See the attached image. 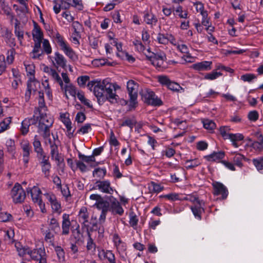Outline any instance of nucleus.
<instances>
[{"label": "nucleus", "instance_id": "obj_15", "mask_svg": "<svg viewBox=\"0 0 263 263\" xmlns=\"http://www.w3.org/2000/svg\"><path fill=\"white\" fill-rule=\"evenodd\" d=\"M205 203L204 201L199 202L198 204H195L191 206V210L195 217L199 220H201V214L204 213V206Z\"/></svg>", "mask_w": 263, "mask_h": 263}, {"label": "nucleus", "instance_id": "obj_3", "mask_svg": "<svg viewBox=\"0 0 263 263\" xmlns=\"http://www.w3.org/2000/svg\"><path fill=\"white\" fill-rule=\"evenodd\" d=\"M138 84L134 81L130 80L127 83V89L129 97L130 108H135L138 104L137 97Z\"/></svg>", "mask_w": 263, "mask_h": 263}, {"label": "nucleus", "instance_id": "obj_38", "mask_svg": "<svg viewBox=\"0 0 263 263\" xmlns=\"http://www.w3.org/2000/svg\"><path fill=\"white\" fill-rule=\"evenodd\" d=\"M175 14L181 18H187L189 16L188 11L187 10H183L182 6L180 5L178 6L176 8L174 12V14Z\"/></svg>", "mask_w": 263, "mask_h": 263}, {"label": "nucleus", "instance_id": "obj_60", "mask_svg": "<svg viewBox=\"0 0 263 263\" xmlns=\"http://www.w3.org/2000/svg\"><path fill=\"white\" fill-rule=\"evenodd\" d=\"M257 78L256 76L253 73H246L241 76L240 79L244 82H251Z\"/></svg>", "mask_w": 263, "mask_h": 263}, {"label": "nucleus", "instance_id": "obj_1", "mask_svg": "<svg viewBox=\"0 0 263 263\" xmlns=\"http://www.w3.org/2000/svg\"><path fill=\"white\" fill-rule=\"evenodd\" d=\"M87 87L93 91L100 105H102L106 101L111 104L118 103L119 97L116 94V91L120 89V86L116 83H112L107 79L102 81H92L88 82Z\"/></svg>", "mask_w": 263, "mask_h": 263}, {"label": "nucleus", "instance_id": "obj_17", "mask_svg": "<svg viewBox=\"0 0 263 263\" xmlns=\"http://www.w3.org/2000/svg\"><path fill=\"white\" fill-rule=\"evenodd\" d=\"M157 40L159 43L164 45L167 44L168 42L174 44L176 42L174 36L172 34L169 33H158Z\"/></svg>", "mask_w": 263, "mask_h": 263}, {"label": "nucleus", "instance_id": "obj_23", "mask_svg": "<svg viewBox=\"0 0 263 263\" xmlns=\"http://www.w3.org/2000/svg\"><path fill=\"white\" fill-rule=\"evenodd\" d=\"M225 156L224 152L219 151L217 152H213L212 154L205 156L204 158L209 162H221Z\"/></svg>", "mask_w": 263, "mask_h": 263}, {"label": "nucleus", "instance_id": "obj_12", "mask_svg": "<svg viewBox=\"0 0 263 263\" xmlns=\"http://www.w3.org/2000/svg\"><path fill=\"white\" fill-rule=\"evenodd\" d=\"M29 255L32 259L39 261V263H47L46 253L41 248L30 250Z\"/></svg>", "mask_w": 263, "mask_h": 263}, {"label": "nucleus", "instance_id": "obj_52", "mask_svg": "<svg viewBox=\"0 0 263 263\" xmlns=\"http://www.w3.org/2000/svg\"><path fill=\"white\" fill-rule=\"evenodd\" d=\"M64 0H53V3L54 4L53 9L55 14H59L61 9L62 6L63 5Z\"/></svg>", "mask_w": 263, "mask_h": 263}, {"label": "nucleus", "instance_id": "obj_45", "mask_svg": "<svg viewBox=\"0 0 263 263\" xmlns=\"http://www.w3.org/2000/svg\"><path fill=\"white\" fill-rule=\"evenodd\" d=\"M51 126H52L46 125L45 126H43L42 128L40 126H38L39 132L42 133V137L44 139L50 137V128Z\"/></svg>", "mask_w": 263, "mask_h": 263}, {"label": "nucleus", "instance_id": "obj_44", "mask_svg": "<svg viewBox=\"0 0 263 263\" xmlns=\"http://www.w3.org/2000/svg\"><path fill=\"white\" fill-rule=\"evenodd\" d=\"M88 239L86 245V248L87 251L95 252L96 251V245L93 240L91 237V234L88 232Z\"/></svg>", "mask_w": 263, "mask_h": 263}, {"label": "nucleus", "instance_id": "obj_26", "mask_svg": "<svg viewBox=\"0 0 263 263\" xmlns=\"http://www.w3.org/2000/svg\"><path fill=\"white\" fill-rule=\"evenodd\" d=\"M32 145L33 146V151L36 153V155L44 152V150L37 135H35L34 137Z\"/></svg>", "mask_w": 263, "mask_h": 263}, {"label": "nucleus", "instance_id": "obj_10", "mask_svg": "<svg viewBox=\"0 0 263 263\" xmlns=\"http://www.w3.org/2000/svg\"><path fill=\"white\" fill-rule=\"evenodd\" d=\"M158 81L161 84L166 85L169 89L172 91L179 92L180 90L182 89V88L179 84L171 81L166 76H159Z\"/></svg>", "mask_w": 263, "mask_h": 263}, {"label": "nucleus", "instance_id": "obj_28", "mask_svg": "<svg viewBox=\"0 0 263 263\" xmlns=\"http://www.w3.org/2000/svg\"><path fill=\"white\" fill-rule=\"evenodd\" d=\"M41 43H34L33 49L31 52L32 58L34 59H40L43 54V51L41 48Z\"/></svg>", "mask_w": 263, "mask_h": 263}, {"label": "nucleus", "instance_id": "obj_7", "mask_svg": "<svg viewBox=\"0 0 263 263\" xmlns=\"http://www.w3.org/2000/svg\"><path fill=\"white\" fill-rule=\"evenodd\" d=\"M92 189L99 190L102 193L112 195L114 189L110 186V182L109 180L97 181L95 184Z\"/></svg>", "mask_w": 263, "mask_h": 263}, {"label": "nucleus", "instance_id": "obj_6", "mask_svg": "<svg viewBox=\"0 0 263 263\" xmlns=\"http://www.w3.org/2000/svg\"><path fill=\"white\" fill-rule=\"evenodd\" d=\"M143 97L144 102L148 105L157 106L162 104L161 100L156 96L153 91H147Z\"/></svg>", "mask_w": 263, "mask_h": 263}, {"label": "nucleus", "instance_id": "obj_49", "mask_svg": "<svg viewBox=\"0 0 263 263\" xmlns=\"http://www.w3.org/2000/svg\"><path fill=\"white\" fill-rule=\"evenodd\" d=\"M71 4V7L78 11H82L84 8L82 0H66Z\"/></svg>", "mask_w": 263, "mask_h": 263}, {"label": "nucleus", "instance_id": "obj_21", "mask_svg": "<svg viewBox=\"0 0 263 263\" xmlns=\"http://www.w3.org/2000/svg\"><path fill=\"white\" fill-rule=\"evenodd\" d=\"M28 194L30 193L34 203H37L39 201L42 200L41 195L42 192L41 190L37 186H34L33 187H28L27 189Z\"/></svg>", "mask_w": 263, "mask_h": 263}, {"label": "nucleus", "instance_id": "obj_33", "mask_svg": "<svg viewBox=\"0 0 263 263\" xmlns=\"http://www.w3.org/2000/svg\"><path fill=\"white\" fill-rule=\"evenodd\" d=\"M258 141H254L252 144V147L256 151L260 152L263 149V136L260 135L258 137Z\"/></svg>", "mask_w": 263, "mask_h": 263}, {"label": "nucleus", "instance_id": "obj_18", "mask_svg": "<svg viewBox=\"0 0 263 263\" xmlns=\"http://www.w3.org/2000/svg\"><path fill=\"white\" fill-rule=\"evenodd\" d=\"M212 64L211 61H204L193 64L191 67L197 71H208L212 69Z\"/></svg>", "mask_w": 263, "mask_h": 263}, {"label": "nucleus", "instance_id": "obj_54", "mask_svg": "<svg viewBox=\"0 0 263 263\" xmlns=\"http://www.w3.org/2000/svg\"><path fill=\"white\" fill-rule=\"evenodd\" d=\"M41 167L42 172L43 173L44 177L48 178L50 176V170L51 168V163L40 165Z\"/></svg>", "mask_w": 263, "mask_h": 263}, {"label": "nucleus", "instance_id": "obj_24", "mask_svg": "<svg viewBox=\"0 0 263 263\" xmlns=\"http://www.w3.org/2000/svg\"><path fill=\"white\" fill-rule=\"evenodd\" d=\"M15 21L14 34L21 44L24 39V31L21 26L20 21L17 18H15Z\"/></svg>", "mask_w": 263, "mask_h": 263}, {"label": "nucleus", "instance_id": "obj_29", "mask_svg": "<svg viewBox=\"0 0 263 263\" xmlns=\"http://www.w3.org/2000/svg\"><path fill=\"white\" fill-rule=\"evenodd\" d=\"M149 192L152 193H158L164 190V186L154 181H151L148 185Z\"/></svg>", "mask_w": 263, "mask_h": 263}, {"label": "nucleus", "instance_id": "obj_32", "mask_svg": "<svg viewBox=\"0 0 263 263\" xmlns=\"http://www.w3.org/2000/svg\"><path fill=\"white\" fill-rule=\"evenodd\" d=\"M59 144H57L52 146L50 147V155L52 159H54L55 161L60 162V154L58 149Z\"/></svg>", "mask_w": 263, "mask_h": 263}, {"label": "nucleus", "instance_id": "obj_59", "mask_svg": "<svg viewBox=\"0 0 263 263\" xmlns=\"http://www.w3.org/2000/svg\"><path fill=\"white\" fill-rule=\"evenodd\" d=\"M52 230L48 229L45 232V240L48 242H53L54 238V233Z\"/></svg>", "mask_w": 263, "mask_h": 263}, {"label": "nucleus", "instance_id": "obj_36", "mask_svg": "<svg viewBox=\"0 0 263 263\" xmlns=\"http://www.w3.org/2000/svg\"><path fill=\"white\" fill-rule=\"evenodd\" d=\"M79 225L72 231V236L74 238L76 243H79L83 242L82 237L83 235L80 232Z\"/></svg>", "mask_w": 263, "mask_h": 263}, {"label": "nucleus", "instance_id": "obj_37", "mask_svg": "<svg viewBox=\"0 0 263 263\" xmlns=\"http://www.w3.org/2000/svg\"><path fill=\"white\" fill-rule=\"evenodd\" d=\"M252 162L257 171L263 173V157L253 159Z\"/></svg>", "mask_w": 263, "mask_h": 263}, {"label": "nucleus", "instance_id": "obj_31", "mask_svg": "<svg viewBox=\"0 0 263 263\" xmlns=\"http://www.w3.org/2000/svg\"><path fill=\"white\" fill-rule=\"evenodd\" d=\"M232 159L236 166L242 167L243 166V161L245 160L246 158L243 155L239 153H236L234 154Z\"/></svg>", "mask_w": 263, "mask_h": 263}, {"label": "nucleus", "instance_id": "obj_50", "mask_svg": "<svg viewBox=\"0 0 263 263\" xmlns=\"http://www.w3.org/2000/svg\"><path fill=\"white\" fill-rule=\"evenodd\" d=\"M203 127L208 130H213L216 128V124L215 122L210 119H206L202 121Z\"/></svg>", "mask_w": 263, "mask_h": 263}, {"label": "nucleus", "instance_id": "obj_14", "mask_svg": "<svg viewBox=\"0 0 263 263\" xmlns=\"http://www.w3.org/2000/svg\"><path fill=\"white\" fill-rule=\"evenodd\" d=\"M39 114V124L38 126L41 127L48 126H52L54 122L53 118L50 115L47 114L46 111L38 113Z\"/></svg>", "mask_w": 263, "mask_h": 263}, {"label": "nucleus", "instance_id": "obj_13", "mask_svg": "<svg viewBox=\"0 0 263 263\" xmlns=\"http://www.w3.org/2000/svg\"><path fill=\"white\" fill-rule=\"evenodd\" d=\"M23 151V161L27 165L29 161L30 155L32 152L31 146L27 140L23 141L21 144Z\"/></svg>", "mask_w": 263, "mask_h": 263}, {"label": "nucleus", "instance_id": "obj_61", "mask_svg": "<svg viewBox=\"0 0 263 263\" xmlns=\"http://www.w3.org/2000/svg\"><path fill=\"white\" fill-rule=\"evenodd\" d=\"M51 76L52 79L59 84L61 88H63L64 87L63 82L55 70H54L52 73H51Z\"/></svg>", "mask_w": 263, "mask_h": 263}, {"label": "nucleus", "instance_id": "obj_20", "mask_svg": "<svg viewBox=\"0 0 263 263\" xmlns=\"http://www.w3.org/2000/svg\"><path fill=\"white\" fill-rule=\"evenodd\" d=\"M47 198L50 202L52 210L56 213L60 214L61 212V205L60 202L57 200L54 194H47Z\"/></svg>", "mask_w": 263, "mask_h": 263}, {"label": "nucleus", "instance_id": "obj_51", "mask_svg": "<svg viewBox=\"0 0 263 263\" xmlns=\"http://www.w3.org/2000/svg\"><path fill=\"white\" fill-rule=\"evenodd\" d=\"M15 54L16 52L14 48H11L10 49L8 50L6 53V60L8 64H11L13 62Z\"/></svg>", "mask_w": 263, "mask_h": 263}, {"label": "nucleus", "instance_id": "obj_39", "mask_svg": "<svg viewBox=\"0 0 263 263\" xmlns=\"http://www.w3.org/2000/svg\"><path fill=\"white\" fill-rule=\"evenodd\" d=\"M90 199L93 200H96V202L95 205L96 208H98L99 205H104L105 202V198H103L101 195L98 194H92L90 196Z\"/></svg>", "mask_w": 263, "mask_h": 263}, {"label": "nucleus", "instance_id": "obj_53", "mask_svg": "<svg viewBox=\"0 0 263 263\" xmlns=\"http://www.w3.org/2000/svg\"><path fill=\"white\" fill-rule=\"evenodd\" d=\"M200 162L197 159L193 160H187L185 161V164L186 165V168L187 169H192L200 165Z\"/></svg>", "mask_w": 263, "mask_h": 263}, {"label": "nucleus", "instance_id": "obj_30", "mask_svg": "<svg viewBox=\"0 0 263 263\" xmlns=\"http://www.w3.org/2000/svg\"><path fill=\"white\" fill-rule=\"evenodd\" d=\"M49 229L52 230L55 234H58L61 231L60 224L57 219L53 217L51 218L49 222Z\"/></svg>", "mask_w": 263, "mask_h": 263}, {"label": "nucleus", "instance_id": "obj_35", "mask_svg": "<svg viewBox=\"0 0 263 263\" xmlns=\"http://www.w3.org/2000/svg\"><path fill=\"white\" fill-rule=\"evenodd\" d=\"M164 197L171 201H176V200H188V198L187 197H182L180 195L177 193H171L165 195Z\"/></svg>", "mask_w": 263, "mask_h": 263}, {"label": "nucleus", "instance_id": "obj_34", "mask_svg": "<svg viewBox=\"0 0 263 263\" xmlns=\"http://www.w3.org/2000/svg\"><path fill=\"white\" fill-rule=\"evenodd\" d=\"M106 208V207L105 205H102V204L99 205V207L97 208V209L98 210H101V214H100V215L99 216V221L100 224H102V223H103L106 220V215L108 212Z\"/></svg>", "mask_w": 263, "mask_h": 263}, {"label": "nucleus", "instance_id": "obj_16", "mask_svg": "<svg viewBox=\"0 0 263 263\" xmlns=\"http://www.w3.org/2000/svg\"><path fill=\"white\" fill-rule=\"evenodd\" d=\"M143 17L144 22L146 24L151 25V27L155 26L158 22L157 17L151 10L144 11Z\"/></svg>", "mask_w": 263, "mask_h": 263}, {"label": "nucleus", "instance_id": "obj_48", "mask_svg": "<svg viewBox=\"0 0 263 263\" xmlns=\"http://www.w3.org/2000/svg\"><path fill=\"white\" fill-rule=\"evenodd\" d=\"M91 124L90 123H86L77 130L75 135H76L78 134L84 135L91 132Z\"/></svg>", "mask_w": 263, "mask_h": 263}, {"label": "nucleus", "instance_id": "obj_58", "mask_svg": "<svg viewBox=\"0 0 263 263\" xmlns=\"http://www.w3.org/2000/svg\"><path fill=\"white\" fill-rule=\"evenodd\" d=\"M72 27L74 30V34L79 36V33L83 30V26L78 21H74L72 24Z\"/></svg>", "mask_w": 263, "mask_h": 263}, {"label": "nucleus", "instance_id": "obj_62", "mask_svg": "<svg viewBox=\"0 0 263 263\" xmlns=\"http://www.w3.org/2000/svg\"><path fill=\"white\" fill-rule=\"evenodd\" d=\"M136 124V121L135 119H127L120 124V126H128L132 129Z\"/></svg>", "mask_w": 263, "mask_h": 263}, {"label": "nucleus", "instance_id": "obj_40", "mask_svg": "<svg viewBox=\"0 0 263 263\" xmlns=\"http://www.w3.org/2000/svg\"><path fill=\"white\" fill-rule=\"evenodd\" d=\"M106 174V170L105 168H97L92 172V175L94 177H97L99 179H102Z\"/></svg>", "mask_w": 263, "mask_h": 263}, {"label": "nucleus", "instance_id": "obj_43", "mask_svg": "<svg viewBox=\"0 0 263 263\" xmlns=\"http://www.w3.org/2000/svg\"><path fill=\"white\" fill-rule=\"evenodd\" d=\"M47 110V107L45 105V100L41 99H39V106L35 108L33 112L35 114H38L39 112L46 111Z\"/></svg>", "mask_w": 263, "mask_h": 263}, {"label": "nucleus", "instance_id": "obj_47", "mask_svg": "<svg viewBox=\"0 0 263 263\" xmlns=\"http://www.w3.org/2000/svg\"><path fill=\"white\" fill-rule=\"evenodd\" d=\"M0 8L3 11V14L6 15L10 14V13L12 12L11 8L4 0H0Z\"/></svg>", "mask_w": 263, "mask_h": 263}, {"label": "nucleus", "instance_id": "obj_56", "mask_svg": "<svg viewBox=\"0 0 263 263\" xmlns=\"http://www.w3.org/2000/svg\"><path fill=\"white\" fill-rule=\"evenodd\" d=\"M28 120L26 118L22 122L21 132L23 135H26L29 132V128L30 126Z\"/></svg>", "mask_w": 263, "mask_h": 263}, {"label": "nucleus", "instance_id": "obj_27", "mask_svg": "<svg viewBox=\"0 0 263 263\" xmlns=\"http://www.w3.org/2000/svg\"><path fill=\"white\" fill-rule=\"evenodd\" d=\"M228 139H230L232 143V145L235 147H238L239 146L238 142L242 141L244 137L243 136L239 133L237 134H230Z\"/></svg>", "mask_w": 263, "mask_h": 263}, {"label": "nucleus", "instance_id": "obj_11", "mask_svg": "<svg viewBox=\"0 0 263 263\" xmlns=\"http://www.w3.org/2000/svg\"><path fill=\"white\" fill-rule=\"evenodd\" d=\"M149 60L154 66L160 69L164 67V62L166 57L164 52H159L154 54V55L149 58Z\"/></svg>", "mask_w": 263, "mask_h": 263}, {"label": "nucleus", "instance_id": "obj_25", "mask_svg": "<svg viewBox=\"0 0 263 263\" xmlns=\"http://www.w3.org/2000/svg\"><path fill=\"white\" fill-rule=\"evenodd\" d=\"M32 36L34 43H41L42 42L43 33L40 27L37 25L34 26V29L32 30Z\"/></svg>", "mask_w": 263, "mask_h": 263}, {"label": "nucleus", "instance_id": "obj_41", "mask_svg": "<svg viewBox=\"0 0 263 263\" xmlns=\"http://www.w3.org/2000/svg\"><path fill=\"white\" fill-rule=\"evenodd\" d=\"M54 251L56 252L58 260L60 262L65 260V252L63 249L59 246H54Z\"/></svg>", "mask_w": 263, "mask_h": 263}, {"label": "nucleus", "instance_id": "obj_9", "mask_svg": "<svg viewBox=\"0 0 263 263\" xmlns=\"http://www.w3.org/2000/svg\"><path fill=\"white\" fill-rule=\"evenodd\" d=\"M78 218L79 221L81 223L82 227L88 230L89 213L86 207H81L78 215Z\"/></svg>", "mask_w": 263, "mask_h": 263}, {"label": "nucleus", "instance_id": "obj_55", "mask_svg": "<svg viewBox=\"0 0 263 263\" xmlns=\"http://www.w3.org/2000/svg\"><path fill=\"white\" fill-rule=\"evenodd\" d=\"M65 91H68L69 93L73 97H75L76 95L78 93V91L77 90L76 87L72 85L71 84H69L68 85H65L64 86Z\"/></svg>", "mask_w": 263, "mask_h": 263}, {"label": "nucleus", "instance_id": "obj_64", "mask_svg": "<svg viewBox=\"0 0 263 263\" xmlns=\"http://www.w3.org/2000/svg\"><path fill=\"white\" fill-rule=\"evenodd\" d=\"M138 218L134 213H130L129 215V224L134 228H135L138 224Z\"/></svg>", "mask_w": 263, "mask_h": 263}, {"label": "nucleus", "instance_id": "obj_8", "mask_svg": "<svg viewBox=\"0 0 263 263\" xmlns=\"http://www.w3.org/2000/svg\"><path fill=\"white\" fill-rule=\"evenodd\" d=\"M213 188V193L214 195H221L222 200L226 199L229 194L228 190L222 183L214 182L212 183Z\"/></svg>", "mask_w": 263, "mask_h": 263}, {"label": "nucleus", "instance_id": "obj_19", "mask_svg": "<svg viewBox=\"0 0 263 263\" xmlns=\"http://www.w3.org/2000/svg\"><path fill=\"white\" fill-rule=\"evenodd\" d=\"M53 59L52 63L54 66L57 67H61L63 68H65L67 60L62 54L60 53L59 52H55Z\"/></svg>", "mask_w": 263, "mask_h": 263}, {"label": "nucleus", "instance_id": "obj_63", "mask_svg": "<svg viewBox=\"0 0 263 263\" xmlns=\"http://www.w3.org/2000/svg\"><path fill=\"white\" fill-rule=\"evenodd\" d=\"M230 130V128L229 126H221L219 128V132L224 139H227L229 136V135L230 134L229 132Z\"/></svg>", "mask_w": 263, "mask_h": 263}, {"label": "nucleus", "instance_id": "obj_46", "mask_svg": "<svg viewBox=\"0 0 263 263\" xmlns=\"http://www.w3.org/2000/svg\"><path fill=\"white\" fill-rule=\"evenodd\" d=\"M11 122V118L8 117L4 119L0 122V133L4 132L9 127V124Z\"/></svg>", "mask_w": 263, "mask_h": 263}, {"label": "nucleus", "instance_id": "obj_42", "mask_svg": "<svg viewBox=\"0 0 263 263\" xmlns=\"http://www.w3.org/2000/svg\"><path fill=\"white\" fill-rule=\"evenodd\" d=\"M36 158L39 161L40 165L50 163L49 157L46 155L45 152L37 155Z\"/></svg>", "mask_w": 263, "mask_h": 263}, {"label": "nucleus", "instance_id": "obj_22", "mask_svg": "<svg viewBox=\"0 0 263 263\" xmlns=\"http://www.w3.org/2000/svg\"><path fill=\"white\" fill-rule=\"evenodd\" d=\"M70 226L71 222L69 220V215L64 214L62 216V234L63 235H67L69 234Z\"/></svg>", "mask_w": 263, "mask_h": 263}, {"label": "nucleus", "instance_id": "obj_2", "mask_svg": "<svg viewBox=\"0 0 263 263\" xmlns=\"http://www.w3.org/2000/svg\"><path fill=\"white\" fill-rule=\"evenodd\" d=\"M106 206L108 212H110L113 215L121 216L124 213V210L120 202L112 196L105 197V202L103 203Z\"/></svg>", "mask_w": 263, "mask_h": 263}, {"label": "nucleus", "instance_id": "obj_5", "mask_svg": "<svg viewBox=\"0 0 263 263\" xmlns=\"http://www.w3.org/2000/svg\"><path fill=\"white\" fill-rule=\"evenodd\" d=\"M11 195L15 203H22L26 198V193L18 183H16L12 189Z\"/></svg>", "mask_w": 263, "mask_h": 263}, {"label": "nucleus", "instance_id": "obj_4", "mask_svg": "<svg viewBox=\"0 0 263 263\" xmlns=\"http://www.w3.org/2000/svg\"><path fill=\"white\" fill-rule=\"evenodd\" d=\"M55 40L60 47V49L67 57L72 60H75L77 58L74 50L69 46V44L59 32L55 34Z\"/></svg>", "mask_w": 263, "mask_h": 263}, {"label": "nucleus", "instance_id": "obj_57", "mask_svg": "<svg viewBox=\"0 0 263 263\" xmlns=\"http://www.w3.org/2000/svg\"><path fill=\"white\" fill-rule=\"evenodd\" d=\"M104 256L109 263H117L115 256L111 251L106 250L104 253Z\"/></svg>", "mask_w": 263, "mask_h": 263}]
</instances>
